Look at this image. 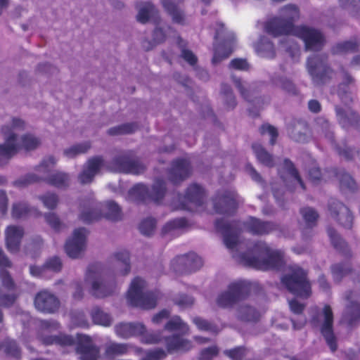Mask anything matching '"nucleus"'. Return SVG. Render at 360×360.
<instances>
[{
  "instance_id": "393cba45",
  "label": "nucleus",
  "mask_w": 360,
  "mask_h": 360,
  "mask_svg": "<svg viewBox=\"0 0 360 360\" xmlns=\"http://www.w3.org/2000/svg\"><path fill=\"white\" fill-rule=\"evenodd\" d=\"M103 164L104 160L101 156H94L89 159L82 172L78 176L79 182L82 184H90L99 172Z\"/></svg>"
},
{
  "instance_id": "0e129e2a",
  "label": "nucleus",
  "mask_w": 360,
  "mask_h": 360,
  "mask_svg": "<svg viewBox=\"0 0 360 360\" xmlns=\"http://www.w3.org/2000/svg\"><path fill=\"white\" fill-rule=\"evenodd\" d=\"M90 147L91 145L89 142L75 145L65 150L64 154L68 158H74L77 155L86 153Z\"/></svg>"
},
{
  "instance_id": "c03bdc74",
  "label": "nucleus",
  "mask_w": 360,
  "mask_h": 360,
  "mask_svg": "<svg viewBox=\"0 0 360 360\" xmlns=\"http://www.w3.org/2000/svg\"><path fill=\"white\" fill-rule=\"evenodd\" d=\"M272 82L276 86H279L288 94L296 96L299 93L292 81L286 77H275L272 79Z\"/></svg>"
},
{
  "instance_id": "4d7b16f0",
  "label": "nucleus",
  "mask_w": 360,
  "mask_h": 360,
  "mask_svg": "<svg viewBox=\"0 0 360 360\" xmlns=\"http://www.w3.org/2000/svg\"><path fill=\"white\" fill-rule=\"evenodd\" d=\"M221 93L224 96L226 108L228 109L234 108L237 105V102L231 87L229 84H222Z\"/></svg>"
},
{
  "instance_id": "774afa93",
  "label": "nucleus",
  "mask_w": 360,
  "mask_h": 360,
  "mask_svg": "<svg viewBox=\"0 0 360 360\" xmlns=\"http://www.w3.org/2000/svg\"><path fill=\"white\" fill-rule=\"evenodd\" d=\"M259 133L261 135H264L266 133H268L270 136L269 143L271 146L275 145L277 138L278 136V132L277 129L269 124H263L259 127Z\"/></svg>"
},
{
  "instance_id": "2f4dec72",
  "label": "nucleus",
  "mask_w": 360,
  "mask_h": 360,
  "mask_svg": "<svg viewBox=\"0 0 360 360\" xmlns=\"http://www.w3.org/2000/svg\"><path fill=\"white\" fill-rule=\"evenodd\" d=\"M176 1V3L172 0H162V4L167 13L172 17L174 22L184 25L186 16L184 10L179 5L184 0Z\"/></svg>"
},
{
  "instance_id": "1a4fd4ad",
  "label": "nucleus",
  "mask_w": 360,
  "mask_h": 360,
  "mask_svg": "<svg viewBox=\"0 0 360 360\" xmlns=\"http://www.w3.org/2000/svg\"><path fill=\"white\" fill-rule=\"evenodd\" d=\"M85 279L93 280L90 292L96 298H105L112 295L117 289L115 281H107L102 276L101 265L99 263H94L89 266Z\"/></svg>"
},
{
  "instance_id": "f03ea898",
  "label": "nucleus",
  "mask_w": 360,
  "mask_h": 360,
  "mask_svg": "<svg viewBox=\"0 0 360 360\" xmlns=\"http://www.w3.org/2000/svg\"><path fill=\"white\" fill-rule=\"evenodd\" d=\"M40 340L45 346L57 345L65 348L75 345V351L81 360H98L100 348L92 338L86 335L77 334L76 338L71 335L60 333L54 335H43Z\"/></svg>"
},
{
  "instance_id": "5701e85b",
  "label": "nucleus",
  "mask_w": 360,
  "mask_h": 360,
  "mask_svg": "<svg viewBox=\"0 0 360 360\" xmlns=\"http://www.w3.org/2000/svg\"><path fill=\"white\" fill-rule=\"evenodd\" d=\"M246 230L254 236L269 235L278 229L279 226L269 221H263L255 217H250L244 223Z\"/></svg>"
},
{
  "instance_id": "72a5a7b5",
  "label": "nucleus",
  "mask_w": 360,
  "mask_h": 360,
  "mask_svg": "<svg viewBox=\"0 0 360 360\" xmlns=\"http://www.w3.org/2000/svg\"><path fill=\"white\" fill-rule=\"evenodd\" d=\"M233 39L224 40L221 44L214 49V55L212 59L213 65L219 63L223 60L229 58L234 49Z\"/></svg>"
},
{
  "instance_id": "a18cd8bd",
  "label": "nucleus",
  "mask_w": 360,
  "mask_h": 360,
  "mask_svg": "<svg viewBox=\"0 0 360 360\" xmlns=\"http://www.w3.org/2000/svg\"><path fill=\"white\" fill-rule=\"evenodd\" d=\"M188 226V221L186 218H176L167 222L162 229V235L173 233L181 230Z\"/></svg>"
},
{
  "instance_id": "864d4df0",
  "label": "nucleus",
  "mask_w": 360,
  "mask_h": 360,
  "mask_svg": "<svg viewBox=\"0 0 360 360\" xmlns=\"http://www.w3.org/2000/svg\"><path fill=\"white\" fill-rule=\"evenodd\" d=\"M137 128L138 125L136 123H125L110 128L108 130V134L110 136L131 134L134 133Z\"/></svg>"
},
{
  "instance_id": "473e14b6",
  "label": "nucleus",
  "mask_w": 360,
  "mask_h": 360,
  "mask_svg": "<svg viewBox=\"0 0 360 360\" xmlns=\"http://www.w3.org/2000/svg\"><path fill=\"white\" fill-rule=\"evenodd\" d=\"M327 233L333 248L347 259L352 257V252L347 243L333 227H328Z\"/></svg>"
},
{
  "instance_id": "7c9ffc66",
  "label": "nucleus",
  "mask_w": 360,
  "mask_h": 360,
  "mask_svg": "<svg viewBox=\"0 0 360 360\" xmlns=\"http://www.w3.org/2000/svg\"><path fill=\"white\" fill-rule=\"evenodd\" d=\"M288 132L291 139L296 142L307 141L308 124L302 120L295 121L288 127Z\"/></svg>"
},
{
  "instance_id": "8fccbe9b",
  "label": "nucleus",
  "mask_w": 360,
  "mask_h": 360,
  "mask_svg": "<svg viewBox=\"0 0 360 360\" xmlns=\"http://www.w3.org/2000/svg\"><path fill=\"white\" fill-rule=\"evenodd\" d=\"M331 271L334 278L340 281L352 272L351 264L349 262L335 264L331 266Z\"/></svg>"
},
{
  "instance_id": "79ce46f5",
  "label": "nucleus",
  "mask_w": 360,
  "mask_h": 360,
  "mask_svg": "<svg viewBox=\"0 0 360 360\" xmlns=\"http://www.w3.org/2000/svg\"><path fill=\"white\" fill-rule=\"evenodd\" d=\"M36 211L35 209L30 207L27 203L17 202L13 205L11 215L13 218L18 219L30 216Z\"/></svg>"
},
{
  "instance_id": "338daca9",
  "label": "nucleus",
  "mask_w": 360,
  "mask_h": 360,
  "mask_svg": "<svg viewBox=\"0 0 360 360\" xmlns=\"http://www.w3.org/2000/svg\"><path fill=\"white\" fill-rule=\"evenodd\" d=\"M41 178L34 174H27L21 176L13 182V185L16 187L23 188L30 184L39 182Z\"/></svg>"
},
{
  "instance_id": "13d9d810",
  "label": "nucleus",
  "mask_w": 360,
  "mask_h": 360,
  "mask_svg": "<svg viewBox=\"0 0 360 360\" xmlns=\"http://www.w3.org/2000/svg\"><path fill=\"white\" fill-rule=\"evenodd\" d=\"M248 349L244 346L235 347L230 349H225L224 354L231 360H243L247 355Z\"/></svg>"
},
{
  "instance_id": "ea45409f",
  "label": "nucleus",
  "mask_w": 360,
  "mask_h": 360,
  "mask_svg": "<svg viewBox=\"0 0 360 360\" xmlns=\"http://www.w3.org/2000/svg\"><path fill=\"white\" fill-rule=\"evenodd\" d=\"M252 148L259 162L269 167L274 166V161L272 155L269 153L260 143H253L252 145Z\"/></svg>"
},
{
  "instance_id": "37998d69",
  "label": "nucleus",
  "mask_w": 360,
  "mask_h": 360,
  "mask_svg": "<svg viewBox=\"0 0 360 360\" xmlns=\"http://www.w3.org/2000/svg\"><path fill=\"white\" fill-rule=\"evenodd\" d=\"M238 319L240 321L247 322H257L261 316L257 309L248 305L241 306L238 309Z\"/></svg>"
},
{
  "instance_id": "dca6fc26",
  "label": "nucleus",
  "mask_w": 360,
  "mask_h": 360,
  "mask_svg": "<svg viewBox=\"0 0 360 360\" xmlns=\"http://www.w3.org/2000/svg\"><path fill=\"white\" fill-rule=\"evenodd\" d=\"M212 201L215 212L219 214L233 215L238 209L236 194L232 191L218 192Z\"/></svg>"
},
{
  "instance_id": "c756f323",
  "label": "nucleus",
  "mask_w": 360,
  "mask_h": 360,
  "mask_svg": "<svg viewBox=\"0 0 360 360\" xmlns=\"http://www.w3.org/2000/svg\"><path fill=\"white\" fill-rule=\"evenodd\" d=\"M164 340L167 351L170 354L178 351L187 352L193 347L192 342L190 340L184 339L178 335L165 337Z\"/></svg>"
},
{
  "instance_id": "ddd939ff",
  "label": "nucleus",
  "mask_w": 360,
  "mask_h": 360,
  "mask_svg": "<svg viewBox=\"0 0 360 360\" xmlns=\"http://www.w3.org/2000/svg\"><path fill=\"white\" fill-rule=\"evenodd\" d=\"M203 265L200 257L193 252L178 255L171 262V268L176 274L186 275L195 272Z\"/></svg>"
},
{
  "instance_id": "a211bd4d",
  "label": "nucleus",
  "mask_w": 360,
  "mask_h": 360,
  "mask_svg": "<svg viewBox=\"0 0 360 360\" xmlns=\"http://www.w3.org/2000/svg\"><path fill=\"white\" fill-rule=\"evenodd\" d=\"M34 304L39 311L53 314L58 311L60 302L56 295L47 290H43L36 294Z\"/></svg>"
},
{
  "instance_id": "a19ab883",
  "label": "nucleus",
  "mask_w": 360,
  "mask_h": 360,
  "mask_svg": "<svg viewBox=\"0 0 360 360\" xmlns=\"http://www.w3.org/2000/svg\"><path fill=\"white\" fill-rule=\"evenodd\" d=\"M131 347L127 343L111 342L105 348V354L109 357L122 356L128 354Z\"/></svg>"
},
{
  "instance_id": "052dcab7",
  "label": "nucleus",
  "mask_w": 360,
  "mask_h": 360,
  "mask_svg": "<svg viewBox=\"0 0 360 360\" xmlns=\"http://www.w3.org/2000/svg\"><path fill=\"white\" fill-rule=\"evenodd\" d=\"M283 169L299 183L303 190L306 189L305 184L292 161L289 159H285L283 162Z\"/></svg>"
},
{
  "instance_id": "c9c22d12",
  "label": "nucleus",
  "mask_w": 360,
  "mask_h": 360,
  "mask_svg": "<svg viewBox=\"0 0 360 360\" xmlns=\"http://www.w3.org/2000/svg\"><path fill=\"white\" fill-rule=\"evenodd\" d=\"M289 307L292 313L299 316L297 319H291L293 328L295 330L302 328L307 323V318L303 314L305 305L298 302L296 299H292L289 301Z\"/></svg>"
},
{
  "instance_id": "423d86ee",
  "label": "nucleus",
  "mask_w": 360,
  "mask_h": 360,
  "mask_svg": "<svg viewBox=\"0 0 360 360\" xmlns=\"http://www.w3.org/2000/svg\"><path fill=\"white\" fill-rule=\"evenodd\" d=\"M281 283L293 295L307 299L311 295V286L308 278V271L297 264L288 266V273L281 278Z\"/></svg>"
},
{
  "instance_id": "39448f33",
  "label": "nucleus",
  "mask_w": 360,
  "mask_h": 360,
  "mask_svg": "<svg viewBox=\"0 0 360 360\" xmlns=\"http://www.w3.org/2000/svg\"><path fill=\"white\" fill-rule=\"evenodd\" d=\"M12 266V262L0 248V303L7 307H13L21 295V291L7 270Z\"/></svg>"
},
{
  "instance_id": "e2e57ef3",
  "label": "nucleus",
  "mask_w": 360,
  "mask_h": 360,
  "mask_svg": "<svg viewBox=\"0 0 360 360\" xmlns=\"http://www.w3.org/2000/svg\"><path fill=\"white\" fill-rule=\"evenodd\" d=\"M44 218L49 226L56 232L60 231L65 226L59 217L56 213H46L44 214Z\"/></svg>"
},
{
  "instance_id": "680f3d73",
  "label": "nucleus",
  "mask_w": 360,
  "mask_h": 360,
  "mask_svg": "<svg viewBox=\"0 0 360 360\" xmlns=\"http://www.w3.org/2000/svg\"><path fill=\"white\" fill-rule=\"evenodd\" d=\"M139 337H141V342L142 343L148 345L158 344L162 340L160 332L148 333L146 327L144 333L140 335Z\"/></svg>"
},
{
  "instance_id": "f3484780",
  "label": "nucleus",
  "mask_w": 360,
  "mask_h": 360,
  "mask_svg": "<svg viewBox=\"0 0 360 360\" xmlns=\"http://www.w3.org/2000/svg\"><path fill=\"white\" fill-rule=\"evenodd\" d=\"M205 192L204 188L197 184H192L187 188L180 208L184 210L195 212L204 202Z\"/></svg>"
},
{
  "instance_id": "de8ad7c7",
  "label": "nucleus",
  "mask_w": 360,
  "mask_h": 360,
  "mask_svg": "<svg viewBox=\"0 0 360 360\" xmlns=\"http://www.w3.org/2000/svg\"><path fill=\"white\" fill-rule=\"evenodd\" d=\"M177 44L181 49L180 56L187 62L190 65H195L198 62L197 56L193 53L192 51L186 49L187 43L183 40L180 37H178Z\"/></svg>"
},
{
  "instance_id": "412c9836",
  "label": "nucleus",
  "mask_w": 360,
  "mask_h": 360,
  "mask_svg": "<svg viewBox=\"0 0 360 360\" xmlns=\"http://www.w3.org/2000/svg\"><path fill=\"white\" fill-rule=\"evenodd\" d=\"M324 321L321 326V333L330 350L334 352L338 349L337 338L333 332V313L330 305L326 304L323 309Z\"/></svg>"
},
{
  "instance_id": "4be33fe9",
  "label": "nucleus",
  "mask_w": 360,
  "mask_h": 360,
  "mask_svg": "<svg viewBox=\"0 0 360 360\" xmlns=\"http://www.w3.org/2000/svg\"><path fill=\"white\" fill-rule=\"evenodd\" d=\"M86 232L85 228L76 229L72 238L67 240L65 245V250L70 258H78L85 249L86 245Z\"/></svg>"
},
{
  "instance_id": "c85d7f7f",
  "label": "nucleus",
  "mask_w": 360,
  "mask_h": 360,
  "mask_svg": "<svg viewBox=\"0 0 360 360\" xmlns=\"http://www.w3.org/2000/svg\"><path fill=\"white\" fill-rule=\"evenodd\" d=\"M145 331V325L141 323H120L115 326L116 335L123 339L139 337Z\"/></svg>"
},
{
  "instance_id": "20e7f679",
  "label": "nucleus",
  "mask_w": 360,
  "mask_h": 360,
  "mask_svg": "<svg viewBox=\"0 0 360 360\" xmlns=\"http://www.w3.org/2000/svg\"><path fill=\"white\" fill-rule=\"evenodd\" d=\"M281 17H274L266 22L265 32L274 37L289 35L295 32L297 27L294 22L300 17V11L297 6L288 4L281 9Z\"/></svg>"
},
{
  "instance_id": "cd10ccee",
  "label": "nucleus",
  "mask_w": 360,
  "mask_h": 360,
  "mask_svg": "<svg viewBox=\"0 0 360 360\" xmlns=\"http://www.w3.org/2000/svg\"><path fill=\"white\" fill-rule=\"evenodd\" d=\"M23 236L24 229L22 227L14 225L7 227L6 230V245L10 252L15 253L19 251Z\"/></svg>"
},
{
  "instance_id": "69168bd1",
  "label": "nucleus",
  "mask_w": 360,
  "mask_h": 360,
  "mask_svg": "<svg viewBox=\"0 0 360 360\" xmlns=\"http://www.w3.org/2000/svg\"><path fill=\"white\" fill-rule=\"evenodd\" d=\"M39 199L43 202L44 205L49 210H54L58 203V196L53 193H47L39 196Z\"/></svg>"
},
{
  "instance_id": "bf43d9fd",
  "label": "nucleus",
  "mask_w": 360,
  "mask_h": 360,
  "mask_svg": "<svg viewBox=\"0 0 360 360\" xmlns=\"http://www.w3.org/2000/svg\"><path fill=\"white\" fill-rule=\"evenodd\" d=\"M155 227V219L153 217H147L141 221L139 229L143 235L150 236L153 233Z\"/></svg>"
},
{
  "instance_id": "603ef678",
  "label": "nucleus",
  "mask_w": 360,
  "mask_h": 360,
  "mask_svg": "<svg viewBox=\"0 0 360 360\" xmlns=\"http://www.w3.org/2000/svg\"><path fill=\"white\" fill-rule=\"evenodd\" d=\"M115 260L123 265V269L121 270L123 276L127 275L131 271L130 255L129 251L122 250L114 254Z\"/></svg>"
},
{
  "instance_id": "58836bf2",
  "label": "nucleus",
  "mask_w": 360,
  "mask_h": 360,
  "mask_svg": "<svg viewBox=\"0 0 360 360\" xmlns=\"http://www.w3.org/2000/svg\"><path fill=\"white\" fill-rule=\"evenodd\" d=\"M136 7H140L136 19L139 22L143 24L147 22L150 16L158 13L154 5L150 2H137Z\"/></svg>"
},
{
  "instance_id": "0eeeda50",
  "label": "nucleus",
  "mask_w": 360,
  "mask_h": 360,
  "mask_svg": "<svg viewBox=\"0 0 360 360\" xmlns=\"http://www.w3.org/2000/svg\"><path fill=\"white\" fill-rule=\"evenodd\" d=\"M166 192V182L158 178L155 180L151 188L144 184H136L129 191V195L137 204H148L150 202L159 204L165 198Z\"/></svg>"
},
{
  "instance_id": "09e8293b",
  "label": "nucleus",
  "mask_w": 360,
  "mask_h": 360,
  "mask_svg": "<svg viewBox=\"0 0 360 360\" xmlns=\"http://www.w3.org/2000/svg\"><path fill=\"white\" fill-rule=\"evenodd\" d=\"M307 226L311 229L316 226L319 215L316 210L310 207H302L300 210Z\"/></svg>"
},
{
  "instance_id": "4c0bfd02",
  "label": "nucleus",
  "mask_w": 360,
  "mask_h": 360,
  "mask_svg": "<svg viewBox=\"0 0 360 360\" xmlns=\"http://www.w3.org/2000/svg\"><path fill=\"white\" fill-rule=\"evenodd\" d=\"M44 180L48 184L58 188H65L70 184L69 175L62 172H53L46 177Z\"/></svg>"
},
{
  "instance_id": "f704fd0d",
  "label": "nucleus",
  "mask_w": 360,
  "mask_h": 360,
  "mask_svg": "<svg viewBox=\"0 0 360 360\" xmlns=\"http://www.w3.org/2000/svg\"><path fill=\"white\" fill-rule=\"evenodd\" d=\"M339 179L340 188L342 191L354 192L358 185L352 176L342 169H333L330 171Z\"/></svg>"
},
{
  "instance_id": "6e6d98bb",
  "label": "nucleus",
  "mask_w": 360,
  "mask_h": 360,
  "mask_svg": "<svg viewBox=\"0 0 360 360\" xmlns=\"http://www.w3.org/2000/svg\"><path fill=\"white\" fill-rule=\"evenodd\" d=\"M165 329L168 331H186L188 328V326L182 321L181 319L179 316H174L169 319L165 325Z\"/></svg>"
},
{
  "instance_id": "9d476101",
  "label": "nucleus",
  "mask_w": 360,
  "mask_h": 360,
  "mask_svg": "<svg viewBox=\"0 0 360 360\" xmlns=\"http://www.w3.org/2000/svg\"><path fill=\"white\" fill-rule=\"evenodd\" d=\"M109 168L115 172L140 174L146 170V166L135 156L132 150L118 153L110 161Z\"/></svg>"
},
{
  "instance_id": "aec40b11",
  "label": "nucleus",
  "mask_w": 360,
  "mask_h": 360,
  "mask_svg": "<svg viewBox=\"0 0 360 360\" xmlns=\"http://www.w3.org/2000/svg\"><path fill=\"white\" fill-rule=\"evenodd\" d=\"M80 214L79 219L85 224H91L100 220L102 217L101 205L94 198L83 200L79 205Z\"/></svg>"
},
{
  "instance_id": "4468645a",
  "label": "nucleus",
  "mask_w": 360,
  "mask_h": 360,
  "mask_svg": "<svg viewBox=\"0 0 360 360\" xmlns=\"http://www.w3.org/2000/svg\"><path fill=\"white\" fill-rule=\"evenodd\" d=\"M292 34L303 40L307 51H320L326 42L325 37L320 31L307 26H297Z\"/></svg>"
},
{
  "instance_id": "7ed1b4c3",
  "label": "nucleus",
  "mask_w": 360,
  "mask_h": 360,
  "mask_svg": "<svg viewBox=\"0 0 360 360\" xmlns=\"http://www.w3.org/2000/svg\"><path fill=\"white\" fill-rule=\"evenodd\" d=\"M1 133L6 137L4 144H0V166L8 163V160L14 156L18 150L24 148L26 150L35 149L40 143L39 140L31 134H25L21 137V143L18 142V136L11 132L8 126L1 127Z\"/></svg>"
},
{
  "instance_id": "bb28decb",
  "label": "nucleus",
  "mask_w": 360,
  "mask_h": 360,
  "mask_svg": "<svg viewBox=\"0 0 360 360\" xmlns=\"http://www.w3.org/2000/svg\"><path fill=\"white\" fill-rule=\"evenodd\" d=\"M352 299L353 292H347L346 300L349 302V304L346 306L342 314V321L349 326H352L360 319V303L353 301Z\"/></svg>"
},
{
  "instance_id": "6ab92c4d",
  "label": "nucleus",
  "mask_w": 360,
  "mask_h": 360,
  "mask_svg": "<svg viewBox=\"0 0 360 360\" xmlns=\"http://www.w3.org/2000/svg\"><path fill=\"white\" fill-rule=\"evenodd\" d=\"M238 222L236 221H227L224 219H219L215 221V229L224 236V243L227 248L233 250L238 244V237L236 229Z\"/></svg>"
},
{
  "instance_id": "3c124183",
  "label": "nucleus",
  "mask_w": 360,
  "mask_h": 360,
  "mask_svg": "<svg viewBox=\"0 0 360 360\" xmlns=\"http://www.w3.org/2000/svg\"><path fill=\"white\" fill-rule=\"evenodd\" d=\"M193 322L200 330L207 331L214 335H217L220 331L217 324L201 317H195L193 319Z\"/></svg>"
},
{
  "instance_id": "b1692460",
  "label": "nucleus",
  "mask_w": 360,
  "mask_h": 360,
  "mask_svg": "<svg viewBox=\"0 0 360 360\" xmlns=\"http://www.w3.org/2000/svg\"><path fill=\"white\" fill-rule=\"evenodd\" d=\"M191 174V162L185 158H177L171 163L169 179L174 184H179L187 179Z\"/></svg>"
},
{
  "instance_id": "f257e3e1",
  "label": "nucleus",
  "mask_w": 360,
  "mask_h": 360,
  "mask_svg": "<svg viewBox=\"0 0 360 360\" xmlns=\"http://www.w3.org/2000/svg\"><path fill=\"white\" fill-rule=\"evenodd\" d=\"M240 262L246 267L262 271H280L285 264L284 252L271 248L266 242H255L251 250L241 253Z\"/></svg>"
},
{
  "instance_id": "9b49d317",
  "label": "nucleus",
  "mask_w": 360,
  "mask_h": 360,
  "mask_svg": "<svg viewBox=\"0 0 360 360\" xmlns=\"http://www.w3.org/2000/svg\"><path fill=\"white\" fill-rule=\"evenodd\" d=\"M307 67L314 83L317 85L329 82L334 75V70L328 64V56L325 54L309 57Z\"/></svg>"
},
{
  "instance_id": "49530a36",
  "label": "nucleus",
  "mask_w": 360,
  "mask_h": 360,
  "mask_svg": "<svg viewBox=\"0 0 360 360\" xmlns=\"http://www.w3.org/2000/svg\"><path fill=\"white\" fill-rule=\"evenodd\" d=\"M93 322L95 324L103 326H110L112 323V318L110 314L104 312L98 307H94L91 312Z\"/></svg>"
},
{
  "instance_id": "a878e982",
  "label": "nucleus",
  "mask_w": 360,
  "mask_h": 360,
  "mask_svg": "<svg viewBox=\"0 0 360 360\" xmlns=\"http://www.w3.org/2000/svg\"><path fill=\"white\" fill-rule=\"evenodd\" d=\"M335 112L338 120L343 128L352 127L360 129V115L351 108L335 106Z\"/></svg>"
},
{
  "instance_id": "e433bc0d",
  "label": "nucleus",
  "mask_w": 360,
  "mask_h": 360,
  "mask_svg": "<svg viewBox=\"0 0 360 360\" xmlns=\"http://www.w3.org/2000/svg\"><path fill=\"white\" fill-rule=\"evenodd\" d=\"M360 41L355 37L350 40L337 43L331 48V53L334 55L356 52L359 50Z\"/></svg>"
},
{
  "instance_id": "6e6552de",
  "label": "nucleus",
  "mask_w": 360,
  "mask_h": 360,
  "mask_svg": "<svg viewBox=\"0 0 360 360\" xmlns=\"http://www.w3.org/2000/svg\"><path fill=\"white\" fill-rule=\"evenodd\" d=\"M146 285V281L139 276L132 280L127 295L130 305L143 309H150L156 307L158 292H144Z\"/></svg>"
},
{
  "instance_id": "5fc2aeb1",
  "label": "nucleus",
  "mask_w": 360,
  "mask_h": 360,
  "mask_svg": "<svg viewBox=\"0 0 360 360\" xmlns=\"http://www.w3.org/2000/svg\"><path fill=\"white\" fill-rule=\"evenodd\" d=\"M107 210L105 214V218L112 221H117L122 219V210L120 206L114 201H109L106 204Z\"/></svg>"
},
{
  "instance_id": "f8f14e48",
  "label": "nucleus",
  "mask_w": 360,
  "mask_h": 360,
  "mask_svg": "<svg viewBox=\"0 0 360 360\" xmlns=\"http://www.w3.org/2000/svg\"><path fill=\"white\" fill-rule=\"evenodd\" d=\"M251 290L249 282L238 281L230 283L226 291L221 292L217 298V304L221 308H230L239 301L246 298Z\"/></svg>"
},
{
  "instance_id": "2eb2a0df",
  "label": "nucleus",
  "mask_w": 360,
  "mask_h": 360,
  "mask_svg": "<svg viewBox=\"0 0 360 360\" xmlns=\"http://www.w3.org/2000/svg\"><path fill=\"white\" fill-rule=\"evenodd\" d=\"M330 215L345 229H350L353 225L354 217L349 209L335 198H330L328 203Z\"/></svg>"
}]
</instances>
